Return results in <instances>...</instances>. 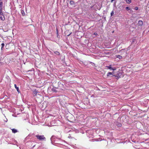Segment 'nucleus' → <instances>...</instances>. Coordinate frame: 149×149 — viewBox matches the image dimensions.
<instances>
[{
	"label": "nucleus",
	"mask_w": 149,
	"mask_h": 149,
	"mask_svg": "<svg viewBox=\"0 0 149 149\" xmlns=\"http://www.w3.org/2000/svg\"><path fill=\"white\" fill-rule=\"evenodd\" d=\"M143 24V21L141 20H139L138 22V24L139 26H142Z\"/></svg>",
	"instance_id": "nucleus-6"
},
{
	"label": "nucleus",
	"mask_w": 149,
	"mask_h": 149,
	"mask_svg": "<svg viewBox=\"0 0 149 149\" xmlns=\"http://www.w3.org/2000/svg\"><path fill=\"white\" fill-rule=\"evenodd\" d=\"M119 78V77H118V76H117V78H116V79H118V78Z\"/></svg>",
	"instance_id": "nucleus-24"
},
{
	"label": "nucleus",
	"mask_w": 149,
	"mask_h": 149,
	"mask_svg": "<svg viewBox=\"0 0 149 149\" xmlns=\"http://www.w3.org/2000/svg\"><path fill=\"white\" fill-rule=\"evenodd\" d=\"M0 63H1V62H0Z\"/></svg>",
	"instance_id": "nucleus-26"
},
{
	"label": "nucleus",
	"mask_w": 149,
	"mask_h": 149,
	"mask_svg": "<svg viewBox=\"0 0 149 149\" xmlns=\"http://www.w3.org/2000/svg\"><path fill=\"white\" fill-rule=\"evenodd\" d=\"M21 13L22 15H25V13L23 10H21Z\"/></svg>",
	"instance_id": "nucleus-14"
},
{
	"label": "nucleus",
	"mask_w": 149,
	"mask_h": 149,
	"mask_svg": "<svg viewBox=\"0 0 149 149\" xmlns=\"http://www.w3.org/2000/svg\"><path fill=\"white\" fill-rule=\"evenodd\" d=\"M12 130L13 133H15L17 132V130L15 129H12Z\"/></svg>",
	"instance_id": "nucleus-8"
},
{
	"label": "nucleus",
	"mask_w": 149,
	"mask_h": 149,
	"mask_svg": "<svg viewBox=\"0 0 149 149\" xmlns=\"http://www.w3.org/2000/svg\"><path fill=\"white\" fill-rule=\"evenodd\" d=\"M0 18L3 21L5 19L4 16L3 15V13L2 12V11H0Z\"/></svg>",
	"instance_id": "nucleus-4"
},
{
	"label": "nucleus",
	"mask_w": 149,
	"mask_h": 149,
	"mask_svg": "<svg viewBox=\"0 0 149 149\" xmlns=\"http://www.w3.org/2000/svg\"><path fill=\"white\" fill-rule=\"evenodd\" d=\"M3 2L1 0H0V11H2L3 7Z\"/></svg>",
	"instance_id": "nucleus-5"
},
{
	"label": "nucleus",
	"mask_w": 149,
	"mask_h": 149,
	"mask_svg": "<svg viewBox=\"0 0 149 149\" xmlns=\"http://www.w3.org/2000/svg\"><path fill=\"white\" fill-rule=\"evenodd\" d=\"M68 138H71V136H68Z\"/></svg>",
	"instance_id": "nucleus-22"
},
{
	"label": "nucleus",
	"mask_w": 149,
	"mask_h": 149,
	"mask_svg": "<svg viewBox=\"0 0 149 149\" xmlns=\"http://www.w3.org/2000/svg\"><path fill=\"white\" fill-rule=\"evenodd\" d=\"M114 14V11L113 10L111 11V16H113V15Z\"/></svg>",
	"instance_id": "nucleus-16"
},
{
	"label": "nucleus",
	"mask_w": 149,
	"mask_h": 149,
	"mask_svg": "<svg viewBox=\"0 0 149 149\" xmlns=\"http://www.w3.org/2000/svg\"><path fill=\"white\" fill-rule=\"evenodd\" d=\"M15 87V88L16 89L17 91H18V92H19V87H17L16 85L15 84L14 85Z\"/></svg>",
	"instance_id": "nucleus-10"
},
{
	"label": "nucleus",
	"mask_w": 149,
	"mask_h": 149,
	"mask_svg": "<svg viewBox=\"0 0 149 149\" xmlns=\"http://www.w3.org/2000/svg\"><path fill=\"white\" fill-rule=\"evenodd\" d=\"M121 126V124L120 123H119L118 125V126L120 127V126Z\"/></svg>",
	"instance_id": "nucleus-21"
},
{
	"label": "nucleus",
	"mask_w": 149,
	"mask_h": 149,
	"mask_svg": "<svg viewBox=\"0 0 149 149\" xmlns=\"http://www.w3.org/2000/svg\"><path fill=\"white\" fill-rule=\"evenodd\" d=\"M51 143L53 145L56 144H61L62 143L61 139L55 136H52L50 139Z\"/></svg>",
	"instance_id": "nucleus-1"
},
{
	"label": "nucleus",
	"mask_w": 149,
	"mask_h": 149,
	"mask_svg": "<svg viewBox=\"0 0 149 149\" xmlns=\"http://www.w3.org/2000/svg\"><path fill=\"white\" fill-rule=\"evenodd\" d=\"M116 56L117 58H119L120 59H121L122 58V57L120 55H116Z\"/></svg>",
	"instance_id": "nucleus-9"
},
{
	"label": "nucleus",
	"mask_w": 149,
	"mask_h": 149,
	"mask_svg": "<svg viewBox=\"0 0 149 149\" xmlns=\"http://www.w3.org/2000/svg\"><path fill=\"white\" fill-rule=\"evenodd\" d=\"M107 69H109L111 70L114 71L116 70V68L115 67H112V65H110L109 66H106Z\"/></svg>",
	"instance_id": "nucleus-3"
},
{
	"label": "nucleus",
	"mask_w": 149,
	"mask_h": 149,
	"mask_svg": "<svg viewBox=\"0 0 149 149\" xmlns=\"http://www.w3.org/2000/svg\"><path fill=\"white\" fill-rule=\"evenodd\" d=\"M4 116L5 117L6 119H5L4 120V121L5 122H7L8 121V120L6 118L5 116Z\"/></svg>",
	"instance_id": "nucleus-19"
},
{
	"label": "nucleus",
	"mask_w": 149,
	"mask_h": 149,
	"mask_svg": "<svg viewBox=\"0 0 149 149\" xmlns=\"http://www.w3.org/2000/svg\"><path fill=\"white\" fill-rule=\"evenodd\" d=\"M57 52L58 53V54H59V52Z\"/></svg>",
	"instance_id": "nucleus-25"
},
{
	"label": "nucleus",
	"mask_w": 149,
	"mask_h": 149,
	"mask_svg": "<svg viewBox=\"0 0 149 149\" xmlns=\"http://www.w3.org/2000/svg\"><path fill=\"white\" fill-rule=\"evenodd\" d=\"M70 4L71 5L74 4V2L73 1H71L70 2Z\"/></svg>",
	"instance_id": "nucleus-13"
},
{
	"label": "nucleus",
	"mask_w": 149,
	"mask_h": 149,
	"mask_svg": "<svg viewBox=\"0 0 149 149\" xmlns=\"http://www.w3.org/2000/svg\"><path fill=\"white\" fill-rule=\"evenodd\" d=\"M94 34H95V35H97V33H94Z\"/></svg>",
	"instance_id": "nucleus-23"
},
{
	"label": "nucleus",
	"mask_w": 149,
	"mask_h": 149,
	"mask_svg": "<svg viewBox=\"0 0 149 149\" xmlns=\"http://www.w3.org/2000/svg\"><path fill=\"white\" fill-rule=\"evenodd\" d=\"M57 88L55 87H53L52 88V90L54 92H57L56 89Z\"/></svg>",
	"instance_id": "nucleus-7"
},
{
	"label": "nucleus",
	"mask_w": 149,
	"mask_h": 149,
	"mask_svg": "<svg viewBox=\"0 0 149 149\" xmlns=\"http://www.w3.org/2000/svg\"><path fill=\"white\" fill-rule=\"evenodd\" d=\"M127 3H130L131 2V0H126Z\"/></svg>",
	"instance_id": "nucleus-15"
},
{
	"label": "nucleus",
	"mask_w": 149,
	"mask_h": 149,
	"mask_svg": "<svg viewBox=\"0 0 149 149\" xmlns=\"http://www.w3.org/2000/svg\"><path fill=\"white\" fill-rule=\"evenodd\" d=\"M113 73L112 72H109L107 73V76H109L110 75H113Z\"/></svg>",
	"instance_id": "nucleus-12"
},
{
	"label": "nucleus",
	"mask_w": 149,
	"mask_h": 149,
	"mask_svg": "<svg viewBox=\"0 0 149 149\" xmlns=\"http://www.w3.org/2000/svg\"><path fill=\"white\" fill-rule=\"evenodd\" d=\"M38 139L40 141L44 140L45 141L46 138L44 135H37L36 136Z\"/></svg>",
	"instance_id": "nucleus-2"
},
{
	"label": "nucleus",
	"mask_w": 149,
	"mask_h": 149,
	"mask_svg": "<svg viewBox=\"0 0 149 149\" xmlns=\"http://www.w3.org/2000/svg\"><path fill=\"white\" fill-rule=\"evenodd\" d=\"M1 49H2V48L5 45L3 43H2L1 44Z\"/></svg>",
	"instance_id": "nucleus-17"
},
{
	"label": "nucleus",
	"mask_w": 149,
	"mask_h": 149,
	"mask_svg": "<svg viewBox=\"0 0 149 149\" xmlns=\"http://www.w3.org/2000/svg\"><path fill=\"white\" fill-rule=\"evenodd\" d=\"M127 10H130V9L129 7H126L125 8Z\"/></svg>",
	"instance_id": "nucleus-18"
},
{
	"label": "nucleus",
	"mask_w": 149,
	"mask_h": 149,
	"mask_svg": "<svg viewBox=\"0 0 149 149\" xmlns=\"http://www.w3.org/2000/svg\"><path fill=\"white\" fill-rule=\"evenodd\" d=\"M33 93L35 94V95L36 96L37 95L38 92L36 90H35L33 91Z\"/></svg>",
	"instance_id": "nucleus-11"
},
{
	"label": "nucleus",
	"mask_w": 149,
	"mask_h": 149,
	"mask_svg": "<svg viewBox=\"0 0 149 149\" xmlns=\"http://www.w3.org/2000/svg\"><path fill=\"white\" fill-rule=\"evenodd\" d=\"M134 9L136 10H138V7H136L134 8Z\"/></svg>",
	"instance_id": "nucleus-20"
}]
</instances>
